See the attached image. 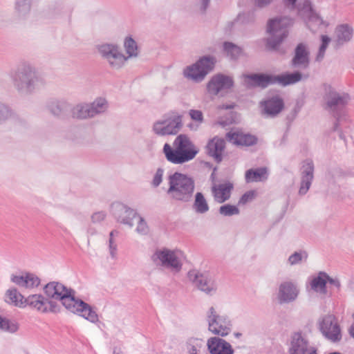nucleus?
<instances>
[{
  "instance_id": "nucleus-1",
  "label": "nucleus",
  "mask_w": 354,
  "mask_h": 354,
  "mask_svg": "<svg viewBox=\"0 0 354 354\" xmlns=\"http://www.w3.org/2000/svg\"><path fill=\"white\" fill-rule=\"evenodd\" d=\"M48 299L60 301L66 310L82 317L91 323L98 322V315L92 307L80 299L75 297V291L62 283L51 281L44 287Z\"/></svg>"
},
{
  "instance_id": "nucleus-2",
  "label": "nucleus",
  "mask_w": 354,
  "mask_h": 354,
  "mask_svg": "<svg viewBox=\"0 0 354 354\" xmlns=\"http://www.w3.org/2000/svg\"><path fill=\"white\" fill-rule=\"evenodd\" d=\"M10 79L15 89L23 95H30L45 84L44 79L37 72L35 67L29 62H22L10 72Z\"/></svg>"
},
{
  "instance_id": "nucleus-3",
  "label": "nucleus",
  "mask_w": 354,
  "mask_h": 354,
  "mask_svg": "<svg viewBox=\"0 0 354 354\" xmlns=\"http://www.w3.org/2000/svg\"><path fill=\"white\" fill-rule=\"evenodd\" d=\"M163 151L169 162L179 165L193 160L199 149L187 136L180 134L174 140L173 147L166 143Z\"/></svg>"
},
{
  "instance_id": "nucleus-4",
  "label": "nucleus",
  "mask_w": 354,
  "mask_h": 354,
  "mask_svg": "<svg viewBox=\"0 0 354 354\" xmlns=\"http://www.w3.org/2000/svg\"><path fill=\"white\" fill-rule=\"evenodd\" d=\"M167 194L174 201L187 203L191 201L195 189V182L188 175L175 172L168 178Z\"/></svg>"
},
{
  "instance_id": "nucleus-5",
  "label": "nucleus",
  "mask_w": 354,
  "mask_h": 354,
  "mask_svg": "<svg viewBox=\"0 0 354 354\" xmlns=\"http://www.w3.org/2000/svg\"><path fill=\"white\" fill-rule=\"evenodd\" d=\"M151 258L157 266H160L172 273L176 274L182 270L184 254L178 249L171 250L164 248L156 250Z\"/></svg>"
},
{
  "instance_id": "nucleus-6",
  "label": "nucleus",
  "mask_w": 354,
  "mask_h": 354,
  "mask_svg": "<svg viewBox=\"0 0 354 354\" xmlns=\"http://www.w3.org/2000/svg\"><path fill=\"white\" fill-rule=\"evenodd\" d=\"M205 319L208 330L214 335L225 337L232 332L233 322L230 317L226 314H218L214 306L206 311Z\"/></svg>"
},
{
  "instance_id": "nucleus-7",
  "label": "nucleus",
  "mask_w": 354,
  "mask_h": 354,
  "mask_svg": "<svg viewBox=\"0 0 354 354\" xmlns=\"http://www.w3.org/2000/svg\"><path fill=\"white\" fill-rule=\"evenodd\" d=\"M96 48L100 57L112 69H120L128 60V57H126L120 47L116 44L103 43L97 45Z\"/></svg>"
},
{
  "instance_id": "nucleus-8",
  "label": "nucleus",
  "mask_w": 354,
  "mask_h": 354,
  "mask_svg": "<svg viewBox=\"0 0 354 354\" xmlns=\"http://www.w3.org/2000/svg\"><path fill=\"white\" fill-rule=\"evenodd\" d=\"M292 24L288 17H279L270 19L268 23V32L270 37L267 39V46L275 49L287 37L288 28Z\"/></svg>"
},
{
  "instance_id": "nucleus-9",
  "label": "nucleus",
  "mask_w": 354,
  "mask_h": 354,
  "mask_svg": "<svg viewBox=\"0 0 354 354\" xmlns=\"http://www.w3.org/2000/svg\"><path fill=\"white\" fill-rule=\"evenodd\" d=\"M318 328L323 337L333 343L339 342L342 331L337 317L332 313L321 316L317 321Z\"/></svg>"
},
{
  "instance_id": "nucleus-10",
  "label": "nucleus",
  "mask_w": 354,
  "mask_h": 354,
  "mask_svg": "<svg viewBox=\"0 0 354 354\" xmlns=\"http://www.w3.org/2000/svg\"><path fill=\"white\" fill-rule=\"evenodd\" d=\"M216 59L212 56H203L195 64L187 66L183 71L184 76L195 82H202L214 68Z\"/></svg>"
},
{
  "instance_id": "nucleus-11",
  "label": "nucleus",
  "mask_w": 354,
  "mask_h": 354,
  "mask_svg": "<svg viewBox=\"0 0 354 354\" xmlns=\"http://www.w3.org/2000/svg\"><path fill=\"white\" fill-rule=\"evenodd\" d=\"M321 88L326 108L342 109L350 102L351 98L348 93L337 92L330 84H323Z\"/></svg>"
},
{
  "instance_id": "nucleus-12",
  "label": "nucleus",
  "mask_w": 354,
  "mask_h": 354,
  "mask_svg": "<svg viewBox=\"0 0 354 354\" xmlns=\"http://www.w3.org/2000/svg\"><path fill=\"white\" fill-rule=\"evenodd\" d=\"M187 278L200 290L208 295L215 294L217 283L207 273L201 272L197 270H191L187 273Z\"/></svg>"
},
{
  "instance_id": "nucleus-13",
  "label": "nucleus",
  "mask_w": 354,
  "mask_h": 354,
  "mask_svg": "<svg viewBox=\"0 0 354 354\" xmlns=\"http://www.w3.org/2000/svg\"><path fill=\"white\" fill-rule=\"evenodd\" d=\"M299 294L298 283L292 280H286L279 285L276 297L279 304H288L295 302Z\"/></svg>"
},
{
  "instance_id": "nucleus-14",
  "label": "nucleus",
  "mask_w": 354,
  "mask_h": 354,
  "mask_svg": "<svg viewBox=\"0 0 354 354\" xmlns=\"http://www.w3.org/2000/svg\"><path fill=\"white\" fill-rule=\"evenodd\" d=\"M182 126V120L180 116L175 114H168L153 125L154 132L160 136H165L177 133Z\"/></svg>"
},
{
  "instance_id": "nucleus-15",
  "label": "nucleus",
  "mask_w": 354,
  "mask_h": 354,
  "mask_svg": "<svg viewBox=\"0 0 354 354\" xmlns=\"http://www.w3.org/2000/svg\"><path fill=\"white\" fill-rule=\"evenodd\" d=\"M231 76L218 73L212 77L207 84V91L210 95H221L227 93L234 86Z\"/></svg>"
},
{
  "instance_id": "nucleus-16",
  "label": "nucleus",
  "mask_w": 354,
  "mask_h": 354,
  "mask_svg": "<svg viewBox=\"0 0 354 354\" xmlns=\"http://www.w3.org/2000/svg\"><path fill=\"white\" fill-rule=\"evenodd\" d=\"M111 213L118 222L133 227V221L137 217L136 210L120 202H114L111 205Z\"/></svg>"
},
{
  "instance_id": "nucleus-17",
  "label": "nucleus",
  "mask_w": 354,
  "mask_h": 354,
  "mask_svg": "<svg viewBox=\"0 0 354 354\" xmlns=\"http://www.w3.org/2000/svg\"><path fill=\"white\" fill-rule=\"evenodd\" d=\"M299 0L298 12L299 15L304 19L308 27L313 32L322 25V19L315 12L312 8L310 0Z\"/></svg>"
},
{
  "instance_id": "nucleus-18",
  "label": "nucleus",
  "mask_w": 354,
  "mask_h": 354,
  "mask_svg": "<svg viewBox=\"0 0 354 354\" xmlns=\"http://www.w3.org/2000/svg\"><path fill=\"white\" fill-rule=\"evenodd\" d=\"M29 306L32 308L41 313H56L57 304L52 300L44 297L41 294L29 295L26 298V306Z\"/></svg>"
},
{
  "instance_id": "nucleus-19",
  "label": "nucleus",
  "mask_w": 354,
  "mask_h": 354,
  "mask_svg": "<svg viewBox=\"0 0 354 354\" xmlns=\"http://www.w3.org/2000/svg\"><path fill=\"white\" fill-rule=\"evenodd\" d=\"M10 281L21 288L31 290L40 284L39 278L33 273L18 272L10 276Z\"/></svg>"
},
{
  "instance_id": "nucleus-20",
  "label": "nucleus",
  "mask_w": 354,
  "mask_h": 354,
  "mask_svg": "<svg viewBox=\"0 0 354 354\" xmlns=\"http://www.w3.org/2000/svg\"><path fill=\"white\" fill-rule=\"evenodd\" d=\"M314 178V164L310 160L304 162L301 171V181L298 194L304 196L308 192Z\"/></svg>"
},
{
  "instance_id": "nucleus-21",
  "label": "nucleus",
  "mask_w": 354,
  "mask_h": 354,
  "mask_svg": "<svg viewBox=\"0 0 354 354\" xmlns=\"http://www.w3.org/2000/svg\"><path fill=\"white\" fill-rule=\"evenodd\" d=\"M207 347L210 354H233L232 345L219 336L211 337L207 340Z\"/></svg>"
},
{
  "instance_id": "nucleus-22",
  "label": "nucleus",
  "mask_w": 354,
  "mask_h": 354,
  "mask_svg": "<svg viewBox=\"0 0 354 354\" xmlns=\"http://www.w3.org/2000/svg\"><path fill=\"white\" fill-rule=\"evenodd\" d=\"M289 353L290 354H317L315 349L309 346L308 341L299 333L292 335Z\"/></svg>"
},
{
  "instance_id": "nucleus-23",
  "label": "nucleus",
  "mask_w": 354,
  "mask_h": 354,
  "mask_svg": "<svg viewBox=\"0 0 354 354\" xmlns=\"http://www.w3.org/2000/svg\"><path fill=\"white\" fill-rule=\"evenodd\" d=\"M226 138L230 142L237 146H251L257 142L256 136L244 133L239 129H232L227 133Z\"/></svg>"
},
{
  "instance_id": "nucleus-24",
  "label": "nucleus",
  "mask_w": 354,
  "mask_h": 354,
  "mask_svg": "<svg viewBox=\"0 0 354 354\" xmlns=\"http://www.w3.org/2000/svg\"><path fill=\"white\" fill-rule=\"evenodd\" d=\"M241 79L243 85L247 87L260 86L265 88L273 84L272 75L264 74H244L241 76Z\"/></svg>"
},
{
  "instance_id": "nucleus-25",
  "label": "nucleus",
  "mask_w": 354,
  "mask_h": 354,
  "mask_svg": "<svg viewBox=\"0 0 354 354\" xmlns=\"http://www.w3.org/2000/svg\"><path fill=\"white\" fill-rule=\"evenodd\" d=\"M310 52L308 46L303 44H299L295 50V55L292 59V65L294 67L305 69L310 64Z\"/></svg>"
},
{
  "instance_id": "nucleus-26",
  "label": "nucleus",
  "mask_w": 354,
  "mask_h": 354,
  "mask_svg": "<svg viewBox=\"0 0 354 354\" xmlns=\"http://www.w3.org/2000/svg\"><path fill=\"white\" fill-rule=\"evenodd\" d=\"M207 153L213 157L216 162L222 160L223 152L225 149V140L217 136L209 140L207 145Z\"/></svg>"
},
{
  "instance_id": "nucleus-27",
  "label": "nucleus",
  "mask_w": 354,
  "mask_h": 354,
  "mask_svg": "<svg viewBox=\"0 0 354 354\" xmlns=\"http://www.w3.org/2000/svg\"><path fill=\"white\" fill-rule=\"evenodd\" d=\"M4 301L7 304L18 308L26 307V298L15 287H10L6 290Z\"/></svg>"
},
{
  "instance_id": "nucleus-28",
  "label": "nucleus",
  "mask_w": 354,
  "mask_h": 354,
  "mask_svg": "<svg viewBox=\"0 0 354 354\" xmlns=\"http://www.w3.org/2000/svg\"><path fill=\"white\" fill-rule=\"evenodd\" d=\"M232 188L233 185L230 183L214 185L212 187V193L214 200L219 203L226 201L230 197Z\"/></svg>"
},
{
  "instance_id": "nucleus-29",
  "label": "nucleus",
  "mask_w": 354,
  "mask_h": 354,
  "mask_svg": "<svg viewBox=\"0 0 354 354\" xmlns=\"http://www.w3.org/2000/svg\"><path fill=\"white\" fill-rule=\"evenodd\" d=\"M327 279L328 274L326 272H319L317 276L313 277L310 281L311 290L322 296H325L327 293Z\"/></svg>"
},
{
  "instance_id": "nucleus-30",
  "label": "nucleus",
  "mask_w": 354,
  "mask_h": 354,
  "mask_svg": "<svg viewBox=\"0 0 354 354\" xmlns=\"http://www.w3.org/2000/svg\"><path fill=\"white\" fill-rule=\"evenodd\" d=\"M77 111H98L109 109L107 100L104 97H97L92 102H81L77 104Z\"/></svg>"
},
{
  "instance_id": "nucleus-31",
  "label": "nucleus",
  "mask_w": 354,
  "mask_h": 354,
  "mask_svg": "<svg viewBox=\"0 0 354 354\" xmlns=\"http://www.w3.org/2000/svg\"><path fill=\"white\" fill-rule=\"evenodd\" d=\"M72 107L71 101L68 97H51L46 102V108L49 111H66Z\"/></svg>"
},
{
  "instance_id": "nucleus-32",
  "label": "nucleus",
  "mask_w": 354,
  "mask_h": 354,
  "mask_svg": "<svg viewBox=\"0 0 354 354\" xmlns=\"http://www.w3.org/2000/svg\"><path fill=\"white\" fill-rule=\"evenodd\" d=\"M273 84L278 83L282 86H287L299 82L302 79L301 73L297 71L292 73H283L272 76Z\"/></svg>"
},
{
  "instance_id": "nucleus-33",
  "label": "nucleus",
  "mask_w": 354,
  "mask_h": 354,
  "mask_svg": "<svg viewBox=\"0 0 354 354\" xmlns=\"http://www.w3.org/2000/svg\"><path fill=\"white\" fill-rule=\"evenodd\" d=\"M268 171L266 167L250 169L246 171L245 178L247 183L261 182L268 178Z\"/></svg>"
},
{
  "instance_id": "nucleus-34",
  "label": "nucleus",
  "mask_w": 354,
  "mask_h": 354,
  "mask_svg": "<svg viewBox=\"0 0 354 354\" xmlns=\"http://www.w3.org/2000/svg\"><path fill=\"white\" fill-rule=\"evenodd\" d=\"M19 324L17 320L0 315V331L15 334L19 331Z\"/></svg>"
},
{
  "instance_id": "nucleus-35",
  "label": "nucleus",
  "mask_w": 354,
  "mask_h": 354,
  "mask_svg": "<svg viewBox=\"0 0 354 354\" xmlns=\"http://www.w3.org/2000/svg\"><path fill=\"white\" fill-rule=\"evenodd\" d=\"M353 28L347 24H342L337 26L335 30L337 44L340 45L350 41L353 37Z\"/></svg>"
},
{
  "instance_id": "nucleus-36",
  "label": "nucleus",
  "mask_w": 354,
  "mask_h": 354,
  "mask_svg": "<svg viewBox=\"0 0 354 354\" xmlns=\"http://www.w3.org/2000/svg\"><path fill=\"white\" fill-rule=\"evenodd\" d=\"M263 111H282L283 108V102L279 96H273L260 103Z\"/></svg>"
},
{
  "instance_id": "nucleus-37",
  "label": "nucleus",
  "mask_w": 354,
  "mask_h": 354,
  "mask_svg": "<svg viewBox=\"0 0 354 354\" xmlns=\"http://www.w3.org/2000/svg\"><path fill=\"white\" fill-rule=\"evenodd\" d=\"M192 208L196 213L199 214H204L209 211V205L202 193L197 192L196 194Z\"/></svg>"
},
{
  "instance_id": "nucleus-38",
  "label": "nucleus",
  "mask_w": 354,
  "mask_h": 354,
  "mask_svg": "<svg viewBox=\"0 0 354 354\" xmlns=\"http://www.w3.org/2000/svg\"><path fill=\"white\" fill-rule=\"evenodd\" d=\"M30 12V0H16L15 15L19 19L26 18Z\"/></svg>"
},
{
  "instance_id": "nucleus-39",
  "label": "nucleus",
  "mask_w": 354,
  "mask_h": 354,
  "mask_svg": "<svg viewBox=\"0 0 354 354\" xmlns=\"http://www.w3.org/2000/svg\"><path fill=\"white\" fill-rule=\"evenodd\" d=\"M308 258V253L304 250L295 251L287 259V264L292 267L306 262Z\"/></svg>"
},
{
  "instance_id": "nucleus-40",
  "label": "nucleus",
  "mask_w": 354,
  "mask_h": 354,
  "mask_svg": "<svg viewBox=\"0 0 354 354\" xmlns=\"http://www.w3.org/2000/svg\"><path fill=\"white\" fill-rule=\"evenodd\" d=\"M203 345L204 342L202 339L192 337L187 340L185 349L188 354L201 353Z\"/></svg>"
},
{
  "instance_id": "nucleus-41",
  "label": "nucleus",
  "mask_w": 354,
  "mask_h": 354,
  "mask_svg": "<svg viewBox=\"0 0 354 354\" xmlns=\"http://www.w3.org/2000/svg\"><path fill=\"white\" fill-rule=\"evenodd\" d=\"M124 47L128 57H136L138 55V48L136 41L131 37H127L124 41Z\"/></svg>"
},
{
  "instance_id": "nucleus-42",
  "label": "nucleus",
  "mask_w": 354,
  "mask_h": 354,
  "mask_svg": "<svg viewBox=\"0 0 354 354\" xmlns=\"http://www.w3.org/2000/svg\"><path fill=\"white\" fill-rule=\"evenodd\" d=\"M223 51L230 59H236L241 53V48L232 42H224Z\"/></svg>"
},
{
  "instance_id": "nucleus-43",
  "label": "nucleus",
  "mask_w": 354,
  "mask_h": 354,
  "mask_svg": "<svg viewBox=\"0 0 354 354\" xmlns=\"http://www.w3.org/2000/svg\"><path fill=\"white\" fill-rule=\"evenodd\" d=\"M321 41L322 43L315 57V61L318 62H320L324 59L326 50L330 42V38L327 35H322Z\"/></svg>"
},
{
  "instance_id": "nucleus-44",
  "label": "nucleus",
  "mask_w": 354,
  "mask_h": 354,
  "mask_svg": "<svg viewBox=\"0 0 354 354\" xmlns=\"http://www.w3.org/2000/svg\"><path fill=\"white\" fill-rule=\"evenodd\" d=\"M188 113L192 122L187 124V127L192 131H196L203 120L202 112H188Z\"/></svg>"
},
{
  "instance_id": "nucleus-45",
  "label": "nucleus",
  "mask_w": 354,
  "mask_h": 354,
  "mask_svg": "<svg viewBox=\"0 0 354 354\" xmlns=\"http://www.w3.org/2000/svg\"><path fill=\"white\" fill-rule=\"evenodd\" d=\"M236 122V118L235 112H227L223 117L219 118L216 124H218L222 127L235 123Z\"/></svg>"
},
{
  "instance_id": "nucleus-46",
  "label": "nucleus",
  "mask_w": 354,
  "mask_h": 354,
  "mask_svg": "<svg viewBox=\"0 0 354 354\" xmlns=\"http://www.w3.org/2000/svg\"><path fill=\"white\" fill-rule=\"evenodd\" d=\"M219 213L225 216L238 215L240 212L239 208L232 205L227 204L220 207Z\"/></svg>"
},
{
  "instance_id": "nucleus-47",
  "label": "nucleus",
  "mask_w": 354,
  "mask_h": 354,
  "mask_svg": "<svg viewBox=\"0 0 354 354\" xmlns=\"http://www.w3.org/2000/svg\"><path fill=\"white\" fill-rule=\"evenodd\" d=\"M134 220L137 222L136 232L141 235H145L148 234L149 227L145 219L138 214L137 217Z\"/></svg>"
},
{
  "instance_id": "nucleus-48",
  "label": "nucleus",
  "mask_w": 354,
  "mask_h": 354,
  "mask_svg": "<svg viewBox=\"0 0 354 354\" xmlns=\"http://www.w3.org/2000/svg\"><path fill=\"white\" fill-rule=\"evenodd\" d=\"M257 196V192L254 190H250L245 192L240 198L239 203L245 205L252 201Z\"/></svg>"
},
{
  "instance_id": "nucleus-49",
  "label": "nucleus",
  "mask_w": 354,
  "mask_h": 354,
  "mask_svg": "<svg viewBox=\"0 0 354 354\" xmlns=\"http://www.w3.org/2000/svg\"><path fill=\"white\" fill-rule=\"evenodd\" d=\"M163 174L164 170L162 169L159 168L156 170L152 180V185L153 187H157L160 185V183L162 182Z\"/></svg>"
},
{
  "instance_id": "nucleus-50",
  "label": "nucleus",
  "mask_w": 354,
  "mask_h": 354,
  "mask_svg": "<svg viewBox=\"0 0 354 354\" xmlns=\"http://www.w3.org/2000/svg\"><path fill=\"white\" fill-rule=\"evenodd\" d=\"M106 217V213L104 211H98L92 214L91 221L94 223H98L103 221Z\"/></svg>"
},
{
  "instance_id": "nucleus-51",
  "label": "nucleus",
  "mask_w": 354,
  "mask_h": 354,
  "mask_svg": "<svg viewBox=\"0 0 354 354\" xmlns=\"http://www.w3.org/2000/svg\"><path fill=\"white\" fill-rule=\"evenodd\" d=\"M53 11L55 14H61L68 12L69 8L63 3H57L53 6Z\"/></svg>"
},
{
  "instance_id": "nucleus-52",
  "label": "nucleus",
  "mask_w": 354,
  "mask_h": 354,
  "mask_svg": "<svg viewBox=\"0 0 354 354\" xmlns=\"http://www.w3.org/2000/svg\"><path fill=\"white\" fill-rule=\"evenodd\" d=\"M94 112H73V117L77 119H86L93 118Z\"/></svg>"
},
{
  "instance_id": "nucleus-53",
  "label": "nucleus",
  "mask_w": 354,
  "mask_h": 354,
  "mask_svg": "<svg viewBox=\"0 0 354 354\" xmlns=\"http://www.w3.org/2000/svg\"><path fill=\"white\" fill-rule=\"evenodd\" d=\"M109 251L110 257L112 259H115L118 254V245L117 243L109 244Z\"/></svg>"
},
{
  "instance_id": "nucleus-54",
  "label": "nucleus",
  "mask_w": 354,
  "mask_h": 354,
  "mask_svg": "<svg viewBox=\"0 0 354 354\" xmlns=\"http://www.w3.org/2000/svg\"><path fill=\"white\" fill-rule=\"evenodd\" d=\"M327 282L335 287L337 289H339L341 287V282L337 277H331L328 274Z\"/></svg>"
},
{
  "instance_id": "nucleus-55",
  "label": "nucleus",
  "mask_w": 354,
  "mask_h": 354,
  "mask_svg": "<svg viewBox=\"0 0 354 354\" xmlns=\"http://www.w3.org/2000/svg\"><path fill=\"white\" fill-rule=\"evenodd\" d=\"M237 107V105L234 102H227L224 104H223L221 106V109H234Z\"/></svg>"
},
{
  "instance_id": "nucleus-56",
  "label": "nucleus",
  "mask_w": 354,
  "mask_h": 354,
  "mask_svg": "<svg viewBox=\"0 0 354 354\" xmlns=\"http://www.w3.org/2000/svg\"><path fill=\"white\" fill-rule=\"evenodd\" d=\"M118 235V232L117 230H112L109 234V244L116 243L115 237H117Z\"/></svg>"
},
{
  "instance_id": "nucleus-57",
  "label": "nucleus",
  "mask_w": 354,
  "mask_h": 354,
  "mask_svg": "<svg viewBox=\"0 0 354 354\" xmlns=\"http://www.w3.org/2000/svg\"><path fill=\"white\" fill-rule=\"evenodd\" d=\"M279 112H262V116L264 118H274L277 116Z\"/></svg>"
},
{
  "instance_id": "nucleus-58",
  "label": "nucleus",
  "mask_w": 354,
  "mask_h": 354,
  "mask_svg": "<svg viewBox=\"0 0 354 354\" xmlns=\"http://www.w3.org/2000/svg\"><path fill=\"white\" fill-rule=\"evenodd\" d=\"M297 0H284L286 5L290 6L291 8H295Z\"/></svg>"
},
{
  "instance_id": "nucleus-59",
  "label": "nucleus",
  "mask_w": 354,
  "mask_h": 354,
  "mask_svg": "<svg viewBox=\"0 0 354 354\" xmlns=\"http://www.w3.org/2000/svg\"><path fill=\"white\" fill-rule=\"evenodd\" d=\"M8 113L9 112H0V122L8 118Z\"/></svg>"
},
{
  "instance_id": "nucleus-60",
  "label": "nucleus",
  "mask_w": 354,
  "mask_h": 354,
  "mask_svg": "<svg viewBox=\"0 0 354 354\" xmlns=\"http://www.w3.org/2000/svg\"><path fill=\"white\" fill-rule=\"evenodd\" d=\"M209 0H201V9L205 10L209 5Z\"/></svg>"
},
{
  "instance_id": "nucleus-61",
  "label": "nucleus",
  "mask_w": 354,
  "mask_h": 354,
  "mask_svg": "<svg viewBox=\"0 0 354 354\" xmlns=\"http://www.w3.org/2000/svg\"><path fill=\"white\" fill-rule=\"evenodd\" d=\"M8 109V106L5 103L0 101V111H3V110Z\"/></svg>"
},
{
  "instance_id": "nucleus-62",
  "label": "nucleus",
  "mask_w": 354,
  "mask_h": 354,
  "mask_svg": "<svg viewBox=\"0 0 354 354\" xmlns=\"http://www.w3.org/2000/svg\"><path fill=\"white\" fill-rule=\"evenodd\" d=\"M233 335H234V337L236 339H239V338H241V337H242V335H242V333H240V332H234V333H233Z\"/></svg>"
},
{
  "instance_id": "nucleus-63",
  "label": "nucleus",
  "mask_w": 354,
  "mask_h": 354,
  "mask_svg": "<svg viewBox=\"0 0 354 354\" xmlns=\"http://www.w3.org/2000/svg\"><path fill=\"white\" fill-rule=\"evenodd\" d=\"M350 335L352 337L354 338V325L352 326L350 328Z\"/></svg>"
},
{
  "instance_id": "nucleus-64",
  "label": "nucleus",
  "mask_w": 354,
  "mask_h": 354,
  "mask_svg": "<svg viewBox=\"0 0 354 354\" xmlns=\"http://www.w3.org/2000/svg\"><path fill=\"white\" fill-rule=\"evenodd\" d=\"M339 138L345 141V137H344V136L343 135L342 133H339Z\"/></svg>"
}]
</instances>
